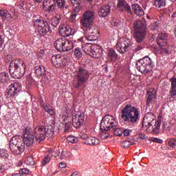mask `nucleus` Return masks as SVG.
<instances>
[{
  "label": "nucleus",
  "mask_w": 176,
  "mask_h": 176,
  "mask_svg": "<svg viewBox=\"0 0 176 176\" xmlns=\"http://www.w3.org/2000/svg\"><path fill=\"white\" fill-rule=\"evenodd\" d=\"M74 54L78 58L82 57V51H80V48H76L74 50Z\"/></svg>",
  "instance_id": "obj_47"
},
{
  "label": "nucleus",
  "mask_w": 176,
  "mask_h": 176,
  "mask_svg": "<svg viewBox=\"0 0 176 176\" xmlns=\"http://www.w3.org/2000/svg\"><path fill=\"white\" fill-rule=\"evenodd\" d=\"M154 5L156 8H164L166 6V0H154Z\"/></svg>",
  "instance_id": "obj_36"
},
{
  "label": "nucleus",
  "mask_w": 176,
  "mask_h": 176,
  "mask_svg": "<svg viewBox=\"0 0 176 176\" xmlns=\"http://www.w3.org/2000/svg\"><path fill=\"white\" fill-rule=\"evenodd\" d=\"M170 82H171V87H176V78L173 77L170 79Z\"/></svg>",
  "instance_id": "obj_57"
},
{
  "label": "nucleus",
  "mask_w": 176,
  "mask_h": 176,
  "mask_svg": "<svg viewBox=\"0 0 176 176\" xmlns=\"http://www.w3.org/2000/svg\"><path fill=\"white\" fill-rule=\"evenodd\" d=\"M19 173L23 174V175H24V174H31V171H30L27 168H21L19 170Z\"/></svg>",
  "instance_id": "obj_50"
},
{
  "label": "nucleus",
  "mask_w": 176,
  "mask_h": 176,
  "mask_svg": "<svg viewBox=\"0 0 176 176\" xmlns=\"http://www.w3.org/2000/svg\"><path fill=\"white\" fill-rule=\"evenodd\" d=\"M47 154L50 158L52 157H57L60 155V151L58 150H49L47 152Z\"/></svg>",
  "instance_id": "obj_33"
},
{
  "label": "nucleus",
  "mask_w": 176,
  "mask_h": 176,
  "mask_svg": "<svg viewBox=\"0 0 176 176\" xmlns=\"http://www.w3.org/2000/svg\"><path fill=\"white\" fill-rule=\"evenodd\" d=\"M25 162L28 166H34V164H35V161L32 157H28L25 159Z\"/></svg>",
  "instance_id": "obj_41"
},
{
  "label": "nucleus",
  "mask_w": 176,
  "mask_h": 176,
  "mask_svg": "<svg viewBox=\"0 0 176 176\" xmlns=\"http://www.w3.org/2000/svg\"><path fill=\"white\" fill-rule=\"evenodd\" d=\"M175 96H176V87H170V90L169 91V96L175 97Z\"/></svg>",
  "instance_id": "obj_49"
},
{
  "label": "nucleus",
  "mask_w": 176,
  "mask_h": 176,
  "mask_svg": "<svg viewBox=\"0 0 176 176\" xmlns=\"http://www.w3.org/2000/svg\"><path fill=\"white\" fill-rule=\"evenodd\" d=\"M35 136L32 133V129L26 128L23 132V144L24 148L26 146H32L34 144Z\"/></svg>",
  "instance_id": "obj_16"
},
{
  "label": "nucleus",
  "mask_w": 176,
  "mask_h": 176,
  "mask_svg": "<svg viewBox=\"0 0 176 176\" xmlns=\"http://www.w3.org/2000/svg\"><path fill=\"white\" fill-rule=\"evenodd\" d=\"M89 78L90 72L86 69L80 67L78 70L76 72L73 86H74L76 89H79V87H82L85 83L87 82Z\"/></svg>",
  "instance_id": "obj_8"
},
{
  "label": "nucleus",
  "mask_w": 176,
  "mask_h": 176,
  "mask_svg": "<svg viewBox=\"0 0 176 176\" xmlns=\"http://www.w3.org/2000/svg\"><path fill=\"white\" fill-rule=\"evenodd\" d=\"M156 94L157 92L155 89H149L147 91V99L146 102V105L147 107H151L153 104L156 102V100H157V96Z\"/></svg>",
  "instance_id": "obj_17"
},
{
  "label": "nucleus",
  "mask_w": 176,
  "mask_h": 176,
  "mask_svg": "<svg viewBox=\"0 0 176 176\" xmlns=\"http://www.w3.org/2000/svg\"><path fill=\"white\" fill-rule=\"evenodd\" d=\"M65 37L58 38L54 43V47L58 52H63L64 44L65 43Z\"/></svg>",
  "instance_id": "obj_27"
},
{
  "label": "nucleus",
  "mask_w": 176,
  "mask_h": 176,
  "mask_svg": "<svg viewBox=\"0 0 176 176\" xmlns=\"http://www.w3.org/2000/svg\"><path fill=\"white\" fill-rule=\"evenodd\" d=\"M118 127V122L115 120L112 116H105L100 122V130L102 131H109L111 129Z\"/></svg>",
  "instance_id": "obj_13"
},
{
  "label": "nucleus",
  "mask_w": 176,
  "mask_h": 176,
  "mask_svg": "<svg viewBox=\"0 0 176 176\" xmlns=\"http://www.w3.org/2000/svg\"><path fill=\"white\" fill-rule=\"evenodd\" d=\"M21 90V83L14 82L9 85L7 91L5 94L6 100L9 104L13 102V100L19 96Z\"/></svg>",
  "instance_id": "obj_11"
},
{
  "label": "nucleus",
  "mask_w": 176,
  "mask_h": 176,
  "mask_svg": "<svg viewBox=\"0 0 176 176\" xmlns=\"http://www.w3.org/2000/svg\"><path fill=\"white\" fill-rule=\"evenodd\" d=\"M99 137H100L101 140H107L109 137V133L107 132V131H102L101 133H100Z\"/></svg>",
  "instance_id": "obj_45"
},
{
  "label": "nucleus",
  "mask_w": 176,
  "mask_h": 176,
  "mask_svg": "<svg viewBox=\"0 0 176 176\" xmlns=\"http://www.w3.org/2000/svg\"><path fill=\"white\" fill-rule=\"evenodd\" d=\"M68 157H71V153L68 151H62L60 159H67Z\"/></svg>",
  "instance_id": "obj_44"
},
{
  "label": "nucleus",
  "mask_w": 176,
  "mask_h": 176,
  "mask_svg": "<svg viewBox=\"0 0 176 176\" xmlns=\"http://www.w3.org/2000/svg\"><path fill=\"white\" fill-rule=\"evenodd\" d=\"M51 60L55 68H64L65 64H67V61H69V58H65L60 54H55L52 56Z\"/></svg>",
  "instance_id": "obj_15"
},
{
  "label": "nucleus",
  "mask_w": 176,
  "mask_h": 176,
  "mask_svg": "<svg viewBox=\"0 0 176 176\" xmlns=\"http://www.w3.org/2000/svg\"><path fill=\"white\" fill-rule=\"evenodd\" d=\"M160 47L162 54H168L170 53L168 48L164 47V46H160Z\"/></svg>",
  "instance_id": "obj_48"
},
{
  "label": "nucleus",
  "mask_w": 176,
  "mask_h": 176,
  "mask_svg": "<svg viewBox=\"0 0 176 176\" xmlns=\"http://www.w3.org/2000/svg\"><path fill=\"white\" fill-rule=\"evenodd\" d=\"M131 145H133V142L130 140H125L122 142V146L125 148H130Z\"/></svg>",
  "instance_id": "obj_46"
},
{
  "label": "nucleus",
  "mask_w": 176,
  "mask_h": 176,
  "mask_svg": "<svg viewBox=\"0 0 176 176\" xmlns=\"http://www.w3.org/2000/svg\"><path fill=\"white\" fill-rule=\"evenodd\" d=\"M133 133V131L132 130H130V129H123V132H122V134H124V135L125 137H129V135H130V134Z\"/></svg>",
  "instance_id": "obj_54"
},
{
  "label": "nucleus",
  "mask_w": 176,
  "mask_h": 176,
  "mask_svg": "<svg viewBox=\"0 0 176 176\" xmlns=\"http://www.w3.org/2000/svg\"><path fill=\"white\" fill-rule=\"evenodd\" d=\"M176 17V11H175L173 14H172V18L173 19H175Z\"/></svg>",
  "instance_id": "obj_64"
},
{
  "label": "nucleus",
  "mask_w": 176,
  "mask_h": 176,
  "mask_svg": "<svg viewBox=\"0 0 176 176\" xmlns=\"http://www.w3.org/2000/svg\"><path fill=\"white\" fill-rule=\"evenodd\" d=\"M121 118L129 124H135L140 120V111L130 104H126L121 110Z\"/></svg>",
  "instance_id": "obj_2"
},
{
  "label": "nucleus",
  "mask_w": 176,
  "mask_h": 176,
  "mask_svg": "<svg viewBox=\"0 0 176 176\" xmlns=\"http://www.w3.org/2000/svg\"><path fill=\"white\" fill-rule=\"evenodd\" d=\"M33 25L37 28L38 36L45 38L47 34H52V32L49 23L43 19L36 18V16L33 18Z\"/></svg>",
  "instance_id": "obj_9"
},
{
  "label": "nucleus",
  "mask_w": 176,
  "mask_h": 176,
  "mask_svg": "<svg viewBox=\"0 0 176 176\" xmlns=\"http://www.w3.org/2000/svg\"><path fill=\"white\" fill-rule=\"evenodd\" d=\"M153 142H157V144H163V140L157 138H154L153 139Z\"/></svg>",
  "instance_id": "obj_58"
},
{
  "label": "nucleus",
  "mask_w": 176,
  "mask_h": 176,
  "mask_svg": "<svg viewBox=\"0 0 176 176\" xmlns=\"http://www.w3.org/2000/svg\"><path fill=\"white\" fill-rule=\"evenodd\" d=\"M168 144L170 148H176V138L169 139Z\"/></svg>",
  "instance_id": "obj_42"
},
{
  "label": "nucleus",
  "mask_w": 176,
  "mask_h": 176,
  "mask_svg": "<svg viewBox=\"0 0 176 176\" xmlns=\"http://www.w3.org/2000/svg\"><path fill=\"white\" fill-rule=\"evenodd\" d=\"M78 138H80V140H83V141H86V140L89 138V136L86 133H80Z\"/></svg>",
  "instance_id": "obj_52"
},
{
  "label": "nucleus",
  "mask_w": 176,
  "mask_h": 176,
  "mask_svg": "<svg viewBox=\"0 0 176 176\" xmlns=\"http://www.w3.org/2000/svg\"><path fill=\"white\" fill-rule=\"evenodd\" d=\"M94 12L87 10L82 14L80 21L81 30L84 32L85 38L90 42L97 41L100 36L98 27L94 24Z\"/></svg>",
  "instance_id": "obj_1"
},
{
  "label": "nucleus",
  "mask_w": 176,
  "mask_h": 176,
  "mask_svg": "<svg viewBox=\"0 0 176 176\" xmlns=\"http://www.w3.org/2000/svg\"><path fill=\"white\" fill-rule=\"evenodd\" d=\"M24 146V142L20 139V136H13L10 141V146Z\"/></svg>",
  "instance_id": "obj_24"
},
{
  "label": "nucleus",
  "mask_w": 176,
  "mask_h": 176,
  "mask_svg": "<svg viewBox=\"0 0 176 176\" xmlns=\"http://www.w3.org/2000/svg\"><path fill=\"white\" fill-rule=\"evenodd\" d=\"M85 123V116L76 114L72 117V124L76 129H79Z\"/></svg>",
  "instance_id": "obj_18"
},
{
  "label": "nucleus",
  "mask_w": 176,
  "mask_h": 176,
  "mask_svg": "<svg viewBox=\"0 0 176 176\" xmlns=\"http://www.w3.org/2000/svg\"><path fill=\"white\" fill-rule=\"evenodd\" d=\"M57 5V6H56ZM56 9L57 14H65L68 12V6L65 5V0H44L43 9L45 12H54Z\"/></svg>",
  "instance_id": "obj_3"
},
{
  "label": "nucleus",
  "mask_w": 176,
  "mask_h": 176,
  "mask_svg": "<svg viewBox=\"0 0 176 176\" xmlns=\"http://www.w3.org/2000/svg\"><path fill=\"white\" fill-rule=\"evenodd\" d=\"M118 8L120 12H125L129 14H131V7L127 3V1L124 0H120L118 3Z\"/></svg>",
  "instance_id": "obj_19"
},
{
  "label": "nucleus",
  "mask_w": 176,
  "mask_h": 176,
  "mask_svg": "<svg viewBox=\"0 0 176 176\" xmlns=\"http://www.w3.org/2000/svg\"><path fill=\"white\" fill-rule=\"evenodd\" d=\"M90 56L94 58H100V57H101V53L100 52V50L94 49V51L92 52V54Z\"/></svg>",
  "instance_id": "obj_39"
},
{
  "label": "nucleus",
  "mask_w": 176,
  "mask_h": 176,
  "mask_svg": "<svg viewBox=\"0 0 176 176\" xmlns=\"http://www.w3.org/2000/svg\"><path fill=\"white\" fill-rule=\"evenodd\" d=\"M144 49V45H138L136 46V47L134 48L133 51H135V53L142 50Z\"/></svg>",
  "instance_id": "obj_55"
},
{
  "label": "nucleus",
  "mask_w": 176,
  "mask_h": 176,
  "mask_svg": "<svg viewBox=\"0 0 176 176\" xmlns=\"http://www.w3.org/2000/svg\"><path fill=\"white\" fill-rule=\"evenodd\" d=\"M82 50L87 54L88 56H91L93 54V51L96 49V47L91 43H86L82 45Z\"/></svg>",
  "instance_id": "obj_26"
},
{
  "label": "nucleus",
  "mask_w": 176,
  "mask_h": 176,
  "mask_svg": "<svg viewBox=\"0 0 176 176\" xmlns=\"http://www.w3.org/2000/svg\"><path fill=\"white\" fill-rule=\"evenodd\" d=\"M8 72L14 79H21L25 74V64L21 59H14L10 63Z\"/></svg>",
  "instance_id": "obj_4"
},
{
  "label": "nucleus",
  "mask_w": 176,
  "mask_h": 176,
  "mask_svg": "<svg viewBox=\"0 0 176 176\" xmlns=\"http://www.w3.org/2000/svg\"><path fill=\"white\" fill-rule=\"evenodd\" d=\"M132 10L134 12L135 14L139 17H142V16L145 14L144 9H142V7H141L138 3H134L132 5Z\"/></svg>",
  "instance_id": "obj_21"
},
{
  "label": "nucleus",
  "mask_w": 176,
  "mask_h": 176,
  "mask_svg": "<svg viewBox=\"0 0 176 176\" xmlns=\"http://www.w3.org/2000/svg\"><path fill=\"white\" fill-rule=\"evenodd\" d=\"M133 38L137 43H142L146 35V22L145 20H137L133 25Z\"/></svg>",
  "instance_id": "obj_5"
},
{
  "label": "nucleus",
  "mask_w": 176,
  "mask_h": 176,
  "mask_svg": "<svg viewBox=\"0 0 176 176\" xmlns=\"http://www.w3.org/2000/svg\"><path fill=\"white\" fill-rule=\"evenodd\" d=\"M10 148L14 155H21L24 152L25 147L23 146H10Z\"/></svg>",
  "instance_id": "obj_28"
},
{
  "label": "nucleus",
  "mask_w": 176,
  "mask_h": 176,
  "mask_svg": "<svg viewBox=\"0 0 176 176\" xmlns=\"http://www.w3.org/2000/svg\"><path fill=\"white\" fill-rule=\"evenodd\" d=\"M10 80V77L9 76V74L7 72H1L0 73V82L1 83H8Z\"/></svg>",
  "instance_id": "obj_32"
},
{
  "label": "nucleus",
  "mask_w": 176,
  "mask_h": 176,
  "mask_svg": "<svg viewBox=\"0 0 176 176\" xmlns=\"http://www.w3.org/2000/svg\"><path fill=\"white\" fill-rule=\"evenodd\" d=\"M67 141H68V142H70V144H76V142L79 141V138L74 135H69L67 138Z\"/></svg>",
  "instance_id": "obj_38"
},
{
  "label": "nucleus",
  "mask_w": 176,
  "mask_h": 176,
  "mask_svg": "<svg viewBox=\"0 0 176 176\" xmlns=\"http://www.w3.org/2000/svg\"><path fill=\"white\" fill-rule=\"evenodd\" d=\"M154 67L155 64H153L152 59L149 56H145L136 63V68L142 74L152 72Z\"/></svg>",
  "instance_id": "obj_10"
},
{
  "label": "nucleus",
  "mask_w": 176,
  "mask_h": 176,
  "mask_svg": "<svg viewBox=\"0 0 176 176\" xmlns=\"http://www.w3.org/2000/svg\"><path fill=\"white\" fill-rule=\"evenodd\" d=\"M132 47L133 43H131V40L130 38H122L117 43L116 49L121 54H124V53H127V52H129Z\"/></svg>",
  "instance_id": "obj_14"
},
{
  "label": "nucleus",
  "mask_w": 176,
  "mask_h": 176,
  "mask_svg": "<svg viewBox=\"0 0 176 176\" xmlns=\"http://www.w3.org/2000/svg\"><path fill=\"white\" fill-rule=\"evenodd\" d=\"M171 129H173V126L171 125V124H164V130L165 131H166V133H168V131H170V130H171Z\"/></svg>",
  "instance_id": "obj_51"
},
{
  "label": "nucleus",
  "mask_w": 176,
  "mask_h": 176,
  "mask_svg": "<svg viewBox=\"0 0 176 176\" xmlns=\"http://www.w3.org/2000/svg\"><path fill=\"white\" fill-rule=\"evenodd\" d=\"M12 14L8 12L6 10H0V17L5 21L7 17H11Z\"/></svg>",
  "instance_id": "obj_34"
},
{
  "label": "nucleus",
  "mask_w": 176,
  "mask_h": 176,
  "mask_svg": "<svg viewBox=\"0 0 176 176\" xmlns=\"http://www.w3.org/2000/svg\"><path fill=\"white\" fill-rule=\"evenodd\" d=\"M0 157H8V151L4 149H0Z\"/></svg>",
  "instance_id": "obj_53"
},
{
  "label": "nucleus",
  "mask_w": 176,
  "mask_h": 176,
  "mask_svg": "<svg viewBox=\"0 0 176 176\" xmlns=\"http://www.w3.org/2000/svg\"><path fill=\"white\" fill-rule=\"evenodd\" d=\"M113 130H114L115 135H117L118 137H122V135H123L124 129L115 127V128H113Z\"/></svg>",
  "instance_id": "obj_40"
},
{
  "label": "nucleus",
  "mask_w": 176,
  "mask_h": 176,
  "mask_svg": "<svg viewBox=\"0 0 176 176\" xmlns=\"http://www.w3.org/2000/svg\"><path fill=\"white\" fill-rule=\"evenodd\" d=\"M59 34L63 38L69 36L70 35H72V28H71L69 26L60 28Z\"/></svg>",
  "instance_id": "obj_22"
},
{
  "label": "nucleus",
  "mask_w": 176,
  "mask_h": 176,
  "mask_svg": "<svg viewBox=\"0 0 176 176\" xmlns=\"http://www.w3.org/2000/svg\"><path fill=\"white\" fill-rule=\"evenodd\" d=\"M54 133V128L52 125L47 127H43V126H38L34 129V135L36 142L39 144L46 139V137L50 138Z\"/></svg>",
  "instance_id": "obj_7"
},
{
  "label": "nucleus",
  "mask_w": 176,
  "mask_h": 176,
  "mask_svg": "<svg viewBox=\"0 0 176 176\" xmlns=\"http://www.w3.org/2000/svg\"><path fill=\"white\" fill-rule=\"evenodd\" d=\"M140 138L142 140H145L146 138H147V136H146V135H144V134H140Z\"/></svg>",
  "instance_id": "obj_62"
},
{
  "label": "nucleus",
  "mask_w": 176,
  "mask_h": 176,
  "mask_svg": "<svg viewBox=\"0 0 176 176\" xmlns=\"http://www.w3.org/2000/svg\"><path fill=\"white\" fill-rule=\"evenodd\" d=\"M107 57L111 61L115 63V61H116V60H118V54L116 53V51H115V50L110 48V49H109L108 52H107Z\"/></svg>",
  "instance_id": "obj_30"
},
{
  "label": "nucleus",
  "mask_w": 176,
  "mask_h": 176,
  "mask_svg": "<svg viewBox=\"0 0 176 176\" xmlns=\"http://www.w3.org/2000/svg\"><path fill=\"white\" fill-rule=\"evenodd\" d=\"M73 5H79L80 0H70Z\"/></svg>",
  "instance_id": "obj_59"
},
{
  "label": "nucleus",
  "mask_w": 176,
  "mask_h": 176,
  "mask_svg": "<svg viewBox=\"0 0 176 176\" xmlns=\"http://www.w3.org/2000/svg\"><path fill=\"white\" fill-rule=\"evenodd\" d=\"M73 47L74 43H72V41L65 38V44L63 45L62 52H69V50H72Z\"/></svg>",
  "instance_id": "obj_31"
},
{
  "label": "nucleus",
  "mask_w": 176,
  "mask_h": 176,
  "mask_svg": "<svg viewBox=\"0 0 176 176\" xmlns=\"http://www.w3.org/2000/svg\"><path fill=\"white\" fill-rule=\"evenodd\" d=\"M12 55H8L6 56V60H8V61H11V63H12V61H13V60H12Z\"/></svg>",
  "instance_id": "obj_61"
},
{
  "label": "nucleus",
  "mask_w": 176,
  "mask_h": 176,
  "mask_svg": "<svg viewBox=\"0 0 176 176\" xmlns=\"http://www.w3.org/2000/svg\"><path fill=\"white\" fill-rule=\"evenodd\" d=\"M51 159L52 158L46 153L45 157L43 158V160L41 162V166L45 167V166H46V164H49V163L50 162Z\"/></svg>",
  "instance_id": "obj_37"
},
{
  "label": "nucleus",
  "mask_w": 176,
  "mask_h": 176,
  "mask_svg": "<svg viewBox=\"0 0 176 176\" xmlns=\"http://www.w3.org/2000/svg\"><path fill=\"white\" fill-rule=\"evenodd\" d=\"M61 16H63V14H58L56 16H52L51 18L50 23L52 27H54V28H56V27L60 24V21L61 20Z\"/></svg>",
  "instance_id": "obj_29"
},
{
  "label": "nucleus",
  "mask_w": 176,
  "mask_h": 176,
  "mask_svg": "<svg viewBox=\"0 0 176 176\" xmlns=\"http://www.w3.org/2000/svg\"><path fill=\"white\" fill-rule=\"evenodd\" d=\"M85 145H89L90 146H97L100 144V140L96 137H88L86 141L84 142Z\"/></svg>",
  "instance_id": "obj_25"
},
{
  "label": "nucleus",
  "mask_w": 176,
  "mask_h": 176,
  "mask_svg": "<svg viewBox=\"0 0 176 176\" xmlns=\"http://www.w3.org/2000/svg\"><path fill=\"white\" fill-rule=\"evenodd\" d=\"M159 27H160L159 23H157V21H155L150 25L149 28L150 30H153L154 31L155 30H159Z\"/></svg>",
  "instance_id": "obj_43"
},
{
  "label": "nucleus",
  "mask_w": 176,
  "mask_h": 176,
  "mask_svg": "<svg viewBox=\"0 0 176 176\" xmlns=\"http://www.w3.org/2000/svg\"><path fill=\"white\" fill-rule=\"evenodd\" d=\"M76 16H78L76 13L72 14L70 16V21H72V23H75L76 21Z\"/></svg>",
  "instance_id": "obj_56"
},
{
  "label": "nucleus",
  "mask_w": 176,
  "mask_h": 176,
  "mask_svg": "<svg viewBox=\"0 0 176 176\" xmlns=\"http://www.w3.org/2000/svg\"><path fill=\"white\" fill-rule=\"evenodd\" d=\"M109 13H111V7L109 6H103L99 9L98 14L100 17H107Z\"/></svg>",
  "instance_id": "obj_23"
},
{
  "label": "nucleus",
  "mask_w": 176,
  "mask_h": 176,
  "mask_svg": "<svg viewBox=\"0 0 176 176\" xmlns=\"http://www.w3.org/2000/svg\"><path fill=\"white\" fill-rule=\"evenodd\" d=\"M59 167L60 168H65V167H67V164H65V162H60L59 164Z\"/></svg>",
  "instance_id": "obj_60"
},
{
  "label": "nucleus",
  "mask_w": 176,
  "mask_h": 176,
  "mask_svg": "<svg viewBox=\"0 0 176 176\" xmlns=\"http://www.w3.org/2000/svg\"><path fill=\"white\" fill-rule=\"evenodd\" d=\"M71 176H79V174H78L76 172H74L71 175Z\"/></svg>",
  "instance_id": "obj_63"
},
{
  "label": "nucleus",
  "mask_w": 176,
  "mask_h": 176,
  "mask_svg": "<svg viewBox=\"0 0 176 176\" xmlns=\"http://www.w3.org/2000/svg\"><path fill=\"white\" fill-rule=\"evenodd\" d=\"M42 107H43L44 111H45V112L49 113V115H51V116H53V115L56 114V111H54V109H53L52 108H49V106H47L45 104H42Z\"/></svg>",
  "instance_id": "obj_35"
},
{
  "label": "nucleus",
  "mask_w": 176,
  "mask_h": 176,
  "mask_svg": "<svg viewBox=\"0 0 176 176\" xmlns=\"http://www.w3.org/2000/svg\"><path fill=\"white\" fill-rule=\"evenodd\" d=\"M161 122L156 120V116L152 113H147L143 118L142 127L146 131H150L149 129L152 128L153 133H157L160 129Z\"/></svg>",
  "instance_id": "obj_6"
},
{
  "label": "nucleus",
  "mask_w": 176,
  "mask_h": 176,
  "mask_svg": "<svg viewBox=\"0 0 176 176\" xmlns=\"http://www.w3.org/2000/svg\"><path fill=\"white\" fill-rule=\"evenodd\" d=\"M168 36H167V34L161 32L158 34L157 36V45L158 46H167V38Z\"/></svg>",
  "instance_id": "obj_20"
},
{
  "label": "nucleus",
  "mask_w": 176,
  "mask_h": 176,
  "mask_svg": "<svg viewBox=\"0 0 176 176\" xmlns=\"http://www.w3.org/2000/svg\"><path fill=\"white\" fill-rule=\"evenodd\" d=\"M34 74L38 78H42V82L50 83L54 77L52 76V73L47 71L46 67L43 65H38L34 67Z\"/></svg>",
  "instance_id": "obj_12"
}]
</instances>
